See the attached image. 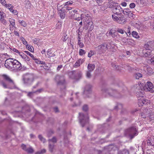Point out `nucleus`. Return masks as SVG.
<instances>
[{"label": "nucleus", "mask_w": 154, "mask_h": 154, "mask_svg": "<svg viewBox=\"0 0 154 154\" xmlns=\"http://www.w3.org/2000/svg\"><path fill=\"white\" fill-rule=\"evenodd\" d=\"M0 56H1L2 59H6L5 61V66L8 69L18 71L22 69L21 63L15 59L8 58L9 56L7 54H3Z\"/></svg>", "instance_id": "f257e3e1"}, {"label": "nucleus", "mask_w": 154, "mask_h": 154, "mask_svg": "<svg viewBox=\"0 0 154 154\" xmlns=\"http://www.w3.org/2000/svg\"><path fill=\"white\" fill-rule=\"evenodd\" d=\"M81 19L83 20L84 25V28L86 29H87L89 27H90L89 30L91 31L93 28V23L91 21V17L90 14L87 13L82 14L81 15Z\"/></svg>", "instance_id": "f03ea898"}, {"label": "nucleus", "mask_w": 154, "mask_h": 154, "mask_svg": "<svg viewBox=\"0 0 154 154\" xmlns=\"http://www.w3.org/2000/svg\"><path fill=\"white\" fill-rule=\"evenodd\" d=\"M111 45V43L109 42L108 44L105 42L102 44L100 45L95 48V50L98 54H101L105 53L106 50L109 49V46Z\"/></svg>", "instance_id": "7ed1b4c3"}, {"label": "nucleus", "mask_w": 154, "mask_h": 154, "mask_svg": "<svg viewBox=\"0 0 154 154\" xmlns=\"http://www.w3.org/2000/svg\"><path fill=\"white\" fill-rule=\"evenodd\" d=\"M125 134L128 135L131 139H132L138 134V132L135 127L132 126L125 130Z\"/></svg>", "instance_id": "20e7f679"}, {"label": "nucleus", "mask_w": 154, "mask_h": 154, "mask_svg": "<svg viewBox=\"0 0 154 154\" xmlns=\"http://www.w3.org/2000/svg\"><path fill=\"white\" fill-rule=\"evenodd\" d=\"M112 17L114 21L120 24H123L126 21L124 16L121 14H113Z\"/></svg>", "instance_id": "39448f33"}, {"label": "nucleus", "mask_w": 154, "mask_h": 154, "mask_svg": "<svg viewBox=\"0 0 154 154\" xmlns=\"http://www.w3.org/2000/svg\"><path fill=\"white\" fill-rule=\"evenodd\" d=\"M34 78L33 75L31 74H26L23 77V80L25 84L30 85L34 81Z\"/></svg>", "instance_id": "423d86ee"}, {"label": "nucleus", "mask_w": 154, "mask_h": 154, "mask_svg": "<svg viewBox=\"0 0 154 154\" xmlns=\"http://www.w3.org/2000/svg\"><path fill=\"white\" fill-rule=\"evenodd\" d=\"M79 114L80 122L82 126L84 127L86 124L88 123L89 117L87 114L84 115L82 113H79Z\"/></svg>", "instance_id": "0eeeda50"}, {"label": "nucleus", "mask_w": 154, "mask_h": 154, "mask_svg": "<svg viewBox=\"0 0 154 154\" xmlns=\"http://www.w3.org/2000/svg\"><path fill=\"white\" fill-rule=\"evenodd\" d=\"M55 80L58 85H61L64 89L66 88L65 79L64 77L59 75H57L55 77Z\"/></svg>", "instance_id": "6e6552de"}, {"label": "nucleus", "mask_w": 154, "mask_h": 154, "mask_svg": "<svg viewBox=\"0 0 154 154\" xmlns=\"http://www.w3.org/2000/svg\"><path fill=\"white\" fill-rule=\"evenodd\" d=\"M43 91V88H41L38 90L35 91H32L29 92H27L26 91H24L22 92L21 95H26L28 96H30L37 94H40V93Z\"/></svg>", "instance_id": "1a4fd4ad"}, {"label": "nucleus", "mask_w": 154, "mask_h": 154, "mask_svg": "<svg viewBox=\"0 0 154 154\" xmlns=\"http://www.w3.org/2000/svg\"><path fill=\"white\" fill-rule=\"evenodd\" d=\"M153 84L151 82H148L144 87V89L146 91H149L151 93H153L154 92L153 89Z\"/></svg>", "instance_id": "9d476101"}, {"label": "nucleus", "mask_w": 154, "mask_h": 154, "mask_svg": "<svg viewBox=\"0 0 154 154\" xmlns=\"http://www.w3.org/2000/svg\"><path fill=\"white\" fill-rule=\"evenodd\" d=\"M122 11V9L118 3L112 9V12L115 15L120 14L121 12Z\"/></svg>", "instance_id": "9b49d317"}, {"label": "nucleus", "mask_w": 154, "mask_h": 154, "mask_svg": "<svg viewBox=\"0 0 154 154\" xmlns=\"http://www.w3.org/2000/svg\"><path fill=\"white\" fill-rule=\"evenodd\" d=\"M152 51L151 49H144L143 50L142 53L144 57H150L151 56Z\"/></svg>", "instance_id": "f8f14e48"}, {"label": "nucleus", "mask_w": 154, "mask_h": 154, "mask_svg": "<svg viewBox=\"0 0 154 154\" xmlns=\"http://www.w3.org/2000/svg\"><path fill=\"white\" fill-rule=\"evenodd\" d=\"M2 76L3 79L8 83L13 85H14L13 81L8 76L6 75H3Z\"/></svg>", "instance_id": "ddd939ff"}, {"label": "nucleus", "mask_w": 154, "mask_h": 154, "mask_svg": "<svg viewBox=\"0 0 154 154\" xmlns=\"http://www.w3.org/2000/svg\"><path fill=\"white\" fill-rule=\"evenodd\" d=\"M143 97H142V98L138 100V104L140 106H143V104H146L149 102V100L147 99H144L143 98Z\"/></svg>", "instance_id": "4468645a"}, {"label": "nucleus", "mask_w": 154, "mask_h": 154, "mask_svg": "<svg viewBox=\"0 0 154 154\" xmlns=\"http://www.w3.org/2000/svg\"><path fill=\"white\" fill-rule=\"evenodd\" d=\"M147 111L146 112V115L150 114L149 118L151 121H152L154 122V113H152L150 109H147Z\"/></svg>", "instance_id": "2eb2a0df"}, {"label": "nucleus", "mask_w": 154, "mask_h": 154, "mask_svg": "<svg viewBox=\"0 0 154 154\" xmlns=\"http://www.w3.org/2000/svg\"><path fill=\"white\" fill-rule=\"evenodd\" d=\"M81 34L78 33L77 37L78 45L79 46L80 48H82L84 46V45L82 42H81Z\"/></svg>", "instance_id": "dca6fc26"}, {"label": "nucleus", "mask_w": 154, "mask_h": 154, "mask_svg": "<svg viewBox=\"0 0 154 154\" xmlns=\"http://www.w3.org/2000/svg\"><path fill=\"white\" fill-rule=\"evenodd\" d=\"M85 61L84 59H80L76 61L74 65V66L77 68L81 64H82Z\"/></svg>", "instance_id": "f3484780"}, {"label": "nucleus", "mask_w": 154, "mask_h": 154, "mask_svg": "<svg viewBox=\"0 0 154 154\" xmlns=\"http://www.w3.org/2000/svg\"><path fill=\"white\" fill-rule=\"evenodd\" d=\"M110 92L109 93L107 92V90H106V91H105V93H108V95L109 96H113L114 95H116L117 93H119L118 91H117L115 89H112L109 90Z\"/></svg>", "instance_id": "a211bd4d"}, {"label": "nucleus", "mask_w": 154, "mask_h": 154, "mask_svg": "<svg viewBox=\"0 0 154 154\" xmlns=\"http://www.w3.org/2000/svg\"><path fill=\"white\" fill-rule=\"evenodd\" d=\"M104 5H107V7L106 8V9L107 8H113L115 6H116V5H117V3H116L112 2L108 3H105Z\"/></svg>", "instance_id": "6ab92c4d"}, {"label": "nucleus", "mask_w": 154, "mask_h": 154, "mask_svg": "<svg viewBox=\"0 0 154 154\" xmlns=\"http://www.w3.org/2000/svg\"><path fill=\"white\" fill-rule=\"evenodd\" d=\"M95 65L94 64L89 63L88 66V71L92 72L94 69Z\"/></svg>", "instance_id": "aec40b11"}, {"label": "nucleus", "mask_w": 154, "mask_h": 154, "mask_svg": "<svg viewBox=\"0 0 154 154\" xmlns=\"http://www.w3.org/2000/svg\"><path fill=\"white\" fill-rule=\"evenodd\" d=\"M82 76V73L81 71H79L77 72L76 74L75 77L74 79L78 80L81 78Z\"/></svg>", "instance_id": "412c9836"}, {"label": "nucleus", "mask_w": 154, "mask_h": 154, "mask_svg": "<svg viewBox=\"0 0 154 154\" xmlns=\"http://www.w3.org/2000/svg\"><path fill=\"white\" fill-rule=\"evenodd\" d=\"M9 20L10 25H11L13 27L16 28V27L15 26V20L11 18H10L9 19Z\"/></svg>", "instance_id": "4be33fe9"}, {"label": "nucleus", "mask_w": 154, "mask_h": 154, "mask_svg": "<svg viewBox=\"0 0 154 154\" xmlns=\"http://www.w3.org/2000/svg\"><path fill=\"white\" fill-rule=\"evenodd\" d=\"M122 11L123 13L124 14L126 15H128V14H129L131 11L128 8L124 9Z\"/></svg>", "instance_id": "5701e85b"}, {"label": "nucleus", "mask_w": 154, "mask_h": 154, "mask_svg": "<svg viewBox=\"0 0 154 154\" xmlns=\"http://www.w3.org/2000/svg\"><path fill=\"white\" fill-rule=\"evenodd\" d=\"M142 75L139 72L136 73L134 75V77L136 79H138L142 77Z\"/></svg>", "instance_id": "b1692460"}, {"label": "nucleus", "mask_w": 154, "mask_h": 154, "mask_svg": "<svg viewBox=\"0 0 154 154\" xmlns=\"http://www.w3.org/2000/svg\"><path fill=\"white\" fill-rule=\"evenodd\" d=\"M132 35L134 37L139 38H140V36L138 35V33L136 31H133L132 32Z\"/></svg>", "instance_id": "393cba45"}, {"label": "nucleus", "mask_w": 154, "mask_h": 154, "mask_svg": "<svg viewBox=\"0 0 154 154\" xmlns=\"http://www.w3.org/2000/svg\"><path fill=\"white\" fill-rule=\"evenodd\" d=\"M1 85L4 88H9V87L6 84V83L3 81H2L0 83Z\"/></svg>", "instance_id": "a878e982"}, {"label": "nucleus", "mask_w": 154, "mask_h": 154, "mask_svg": "<svg viewBox=\"0 0 154 154\" xmlns=\"http://www.w3.org/2000/svg\"><path fill=\"white\" fill-rule=\"evenodd\" d=\"M26 47L31 52H33L34 49L33 47L32 46H30L29 45H26Z\"/></svg>", "instance_id": "bb28decb"}, {"label": "nucleus", "mask_w": 154, "mask_h": 154, "mask_svg": "<svg viewBox=\"0 0 154 154\" xmlns=\"http://www.w3.org/2000/svg\"><path fill=\"white\" fill-rule=\"evenodd\" d=\"M123 39L126 40L127 41V43L129 44H134V41L131 39H128L125 38H123Z\"/></svg>", "instance_id": "cd10ccee"}, {"label": "nucleus", "mask_w": 154, "mask_h": 154, "mask_svg": "<svg viewBox=\"0 0 154 154\" xmlns=\"http://www.w3.org/2000/svg\"><path fill=\"white\" fill-rule=\"evenodd\" d=\"M18 22L19 23L21 24V26H23L24 27H26L27 26V24L23 20H18Z\"/></svg>", "instance_id": "c85d7f7f"}, {"label": "nucleus", "mask_w": 154, "mask_h": 154, "mask_svg": "<svg viewBox=\"0 0 154 154\" xmlns=\"http://www.w3.org/2000/svg\"><path fill=\"white\" fill-rule=\"evenodd\" d=\"M68 35L67 34H63L61 38V39L63 41H66L68 38Z\"/></svg>", "instance_id": "c756f323"}, {"label": "nucleus", "mask_w": 154, "mask_h": 154, "mask_svg": "<svg viewBox=\"0 0 154 154\" xmlns=\"http://www.w3.org/2000/svg\"><path fill=\"white\" fill-rule=\"evenodd\" d=\"M72 9V8L70 7H69L68 6H64L62 8V9H61V11H63V10L65 11V10H67L68 11H70Z\"/></svg>", "instance_id": "7c9ffc66"}, {"label": "nucleus", "mask_w": 154, "mask_h": 154, "mask_svg": "<svg viewBox=\"0 0 154 154\" xmlns=\"http://www.w3.org/2000/svg\"><path fill=\"white\" fill-rule=\"evenodd\" d=\"M24 52L28 55H29L30 57H31L34 60H36V58H35L33 54L30 53L29 52L27 51H25Z\"/></svg>", "instance_id": "2f4dec72"}, {"label": "nucleus", "mask_w": 154, "mask_h": 154, "mask_svg": "<svg viewBox=\"0 0 154 154\" xmlns=\"http://www.w3.org/2000/svg\"><path fill=\"white\" fill-rule=\"evenodd\" d=\"M108 33L109 35H110L113 38H114L116 36L115 33L113 32L112 30H110Z\"/></svg>", "instance_id": "473e14b6"}, {"label": "nucleus", "mask_w": 154, "mask_h": 154, "mask_svg": "<svg viewBox=\"0 0 154 154\" xmlns=\"http://www.w3.org/2000/svg\"><path fill=\"white\" fill-rule=\"evenodd\" d=\"M39 139L42 141L43 143H45L46 141V140L42 135H39L38 136Z\"/></svg>", "instance_id": "72a5a7b5"}, {"label": "nucleus", "mask_w": 154, "mask_h": 154, "mask_svg": "<svg viewBox=\"0 0 154 154\" xmlns=\"http://www.w3.org/2000/svg\"><path fill=\"white\" fill-rule=\"evenodd\" d=\"M86 53V51L82 49H80L79 50V55L80 56H82Z\"/></svg>", "instance_id": "f704fd0d"}, {"label": "nucleus", "mask_w": 154, "mask_h": 154, "mask_svg": "<svg viewBox=\"0 0 154 154\" xmlns=\"http://www.w3.org/2000/svg\"><path fill=\"white\" fill-rule=\"evenodd\" d=\"M54 145H51V144L50 143H49V151L51 152H53V149L54 148Z\"/></svg>", "instance_id": "c9c22d12"}, {"label": "nucleus", "mask_w": 154, "mask_h": 154, "mask_svg": "<svg viewBox=\"0 0 154 154\" xmlns=\"http://www.w3.org/2000/svg\"><path fill=\"white\" fill-rule=\"evenodd\" d=\"M92 87V86L90 84H88L85 86V89L87 91H89L91 88Z\"/></svg>", "instance_id": "e433bc0d"}, {"label": "nucleus", "mask_w": 154, "mask_h": 154, "mask_svg": "<svg viewBox=\"0 0 154 154\" xmlns=\"http://www.w3.org/2000/svg\"><path fill=\"white\" fill-rule=\"evenodd\" d=\"M61 23L60 22H58L56 25V29H60L61 27Z\"/></svg>", "instance_id": "4c0bfd02"}, {"label": "nucleus", "mask_w": 154, "mask_h": 154, "mask_svg": "<svg viewBox=\"0 0 154 154\" xmlns=\"http://www.w3.org/2000/svg\"><path fill=\"white\" fill-rule=\"evenodd\" d=\"M61 12L60 14V16L61 19H63L65 17V11L63 10V11H61Z\"/></svg>", "instance_id": "58836bf2"}, {"label": "nucleus", "mask_w": 154, "mask_h": 154, "mask_svg": "<svg viewBox=\"0 0 154 154\" xmlns=\"http://www.w3.org/2000/svg\"><path fill=\"white\" fill-rule=\"evenodd\" d=\"M26 151L29 153H32L33 152V150L31 147L27 148Z\"/></svg>", "instance_id": "ea45409f"}, {"label": "nucleus", "mask_w": 154, "mask_h": 154, "mask_svg": "<svg viewBox=\"0 0 154 154\" xmlns=\"http://www.w3.org/2000/svg\"><path fill=\"white\" fill-rule=\"evenodd\" d=\"M18 54L22 59H24V58H25V57H26V55L24 53L20 52Z\"/></svg>", "instance_id": "a19ab883"}, {"label": "nucleus", "mask_w": 154, "mask_h": 154, "mask_svg": "<svg viewBox=\"0 0 154 154\" xmlns=\"http://www.w3.org/2000/svg\"><path fill=\"white\" fill-rule=\"evenodd\" d=\"M91 72L87 71L86 73V77L88 78H90L91 77Z\"/></svg>", "instance_id": "79ce46f5"}, {"label": "nucleus", "mask_w": 154, "mask_h": 154, "mask_svg": "<svg viewBox=\"0 0 154 154\" xmlns=\"http://www.w3.org/2000/svg\"><path fill=\"white\" fill-rule=\"evenodd\" d=\"M122 108V104L119 103L115 107L114 109H117L118 108L119 109H121Z\"/></svg>", "instance_id": "37998d69"}, {"label": "nucleus", "mask_w": 154, "mask_h": 154, "mask_svg": "<svg viewBox=\"0 0 154 154\" xmlns=\"http://www.w3.org/2000/svg\"><path fill=\"white\" fill-rule=\"evenodd\" d=\"M48 141L50 143L51 142L55 143L57 142V140L55 137H54L52 138V139H50L48 140Z\"/></svg>", "instance_id": "c03bdc74"}, {"label": "nucleus", "mask_w": 154, "mask_h": 154, "mask_svg": "<svg viewBox=\"0 0 154 154\" xmlns=\"http://www.w3.org/2000/svg\"><path fill=\"white\" fill-rule=\"evenodd\" d=\"M118 154H129L128 152L126 150H124L119 152Z\"/></svg>", "instance_id": "a18cd8bd"}, {"label": "nucleus", "mask_w": 154, "mask_h": 154, "mask_svg": "<svg viewBox=\"0 0 154 154\" xmlns=\"http://www.w3.org/2000/svg\"><path fill=\"white\" fill-rule=\"evenodd\" d=\"M0 20L2 23L4 25H5L7 23L6 20L4 18H0Z\"/></svg>", "instance_id": "49530a36"}, {"label": "nucleus", "mask_w": 154, "mask_h": 154, "mask_svg": "<svg viewBox=\"0 0 154 154\" xmlns=\"http://www.w3.org/2000/svg\"><path fill=\"white\" fill-rule=\"evenodd\" d=\"M20 40H21V41L25 45H26L27 42L25 40L24 38L23 37H21L20 38Z\"/></svg>", "instance_id": "de8ad7c7"}, {"label": "nucleus", "mask_w": 154, "mask_h": 154, "mask_svg": "<svg viewBox=\"0 0 154 154\" xmlns=\"http://www.w3.org/2000/svg\"><path fill=\"white\" fill-rule=\"evenodd\" d=\"M117 31L118 32L122 34H123L124 32H124V31L122 29L120 28H118L117 29Z\"/></svg>", "instance_id": "09e8293b"}, {"label": "nucleus", "mask_w": 154, "mask_h": 154, "mask_svg": "<svg viewBox=\"0 0 154 154\" xmlns=\"http://www.w3.org/2000/svg\"><path fill=\"white\" fill-rule=\"evenodd\" d=\"M83 110L85 111H87L88 109V107L87 105H85L82 107Z\"/></svg>", "instance_id": "8fccbe9b"}, {"label": "nucleus", "mask_w": 154, "mask_h": 154, "mask_svg": "<svg viewBox=\"0 0 154 154\" xmlns=\"http://www.w3.org/2000/svg\"><path fill=\"white\" fill-rule=\"evenodd\" d=\"M127 69L130 72H132L134 70V69L130 66H129L128 65L127 66Z\"/></svg>", "instance_id": "3c124183"}, {"label": "nucleus", "mask_w": 154, "mask_h": 154, "mask_svg": "<svg viewBox=\"0 0 154 154\" xmlns=\"http://www.w3.org/2000/svg\"><path fill=\"white\" fill-rule=\"evenodd\" d=\"M73 3V2L72 1H69L66 2L65 3V5L66 6H67L68 5H72Z\"/></svg>", "instance_id": "603ef678"}, {"label": "nucleus", "mask_w": 154, "mask_h": 154, "mask_svg": "<svg viewBox=\"0 0 154 154\" xmlns=\"http://www.w3.org/2000/svg\"><path fill=\"white\" fill-rule=\"evenodd\" d=\"M94 54V51H91L88 53V57H91Z\"/></svg>", "instance_id": "864d4df0"}, {"label": "nucleus", "mask_w": 154, "mask_h": 154, "mask_svg": "<svg viewBox=\"0 0 154 154\" xmlns=\"http://www.w3.org/2000/svg\"><path fill=\"white\" fill-rule=\"evenodd\" d=\"M147 43L148 44V45L150 47V48H152L153 47L152 45H153V42L152 41H150L148 42Z\"/></svg>", "instance_id": "5fc2aeb1"}, {"label": "nucleus", "mask_w": 154, "mask_h": 154, "mask_svg": "<svg viewBox=\"0 0 154 154\" xmlns=\"http://www.w3.org/2000/svg\"><path fill=\"white\" fill-rule=\"evenodd\" d=\"M135 6V4L134 3H131L129 5V7L131 8H134Z\"/></svg>", "instance_id": "6e6d98bb"}, {"label": "nucleus", "mask_w": 154, "mask_h": 154, "mask_svg": "<svg viewBox=\"0 0 154 154\" xmlns=\"http://www.w3.org/2000/svg\"><path fill=\"white\" fill-rule=\"evenodd\" d=\"M144 48H145L144 49L146 48L147 49H150V48H151L148 45V44L147 43L145 44L144 45Z\"/></svg>", "instance_id": "4d7b16f0"}, {"label": "nucleus", "mask_w": 154, "mask_h": 154, "mask_svg": "<svg viewBox=\"0 0 154 154\" xmlns=\"http://www.w3.org/2000/svg\"><path fill=\"white\" fill-rule=\"evenodd\" d=\"M33 42L35 44H37L38 43L39 40L38 39L35 38L33 40Z\"/></svg>", "instance_id": "13d9d810"}, {"label": "nucleus", "mask_w": 154, "mask_h": 154, "mask_svg": "<svg viewBox=\"0 0 154 154\" xmlns=\"http://www.w3.org/2000/svg\"><path fill=\"white\" fill-rule=\"evenodd\" d=\"M129 17L130 18H134V15L132 13L131 11L130 12V13L128 14Z\"/></svg>", "instance_id": "bf43d9fd"}, {"label": "nucleus", "mask_w": 154, "mask_h": 154, "mask_svg": "<svg viewBox=\"0 0 154 154\" xmlns=\"http://www.w3.org/2000/svg\"><path fill=\"white\" fill-rule=\"evenodd\" d=\"M21 147L23 149L26 151L27 148L25 145L22 144L21 145Z\"/></svg>", "instance_id": "052dcab7"}, {"label": "nucleus", "mask_w": 154, "mask_h": 154, "mask_svg": "<svg viewBox=\"0 0 154 154\" xmlns=\"http://www.w3.org/2000/svg\"><path fill=\"white\" fill-rule=\"evenodd\" d=\"M39 83H40L39 82H38L35 85H34L32 87V89L33 90L34 89L38 87Z\"/></svg>", "instance_id": "680f3d73"}, {"label": "nucleus", "mask_w": 154, "mask_h": 154, "mask_svg": "<svg viewBox=\"0 0 154 154\" xmlns=\"http://www.w3.org/2000/svg\"><path fill=\"white\" fill-rule=\"evenodd\" d=\"M77 12V11L76 10H71L69 11V14H70L71 13H73L75 14V13H76Z\"/></svg>", "instance_id": "e2e57ef3"}, {"label": "nucleus", "mask_w": 154, "mask_h": 154, "mask_svg": "<svg viewBox=\"0 0 154 154\" xmlns=\"http://www.w3.org/2000/svg\"><path fill=\"white\" fill-rule=\"evenodd\" d=\"M1 3L4 5H6V2L5 0H2L1 2Z\"/></svg>", "instance_id": "0e129e2a"}, {"label": "nucleus", "mask_w": 154, "mask_h": 154, "mask_svg": "<svg viewBox=\"0 0 154 154\" xmlns=\"http://www.w3.org/2000/svg\"><path fill=\"white\" fill-rule=\"evenodd\" d=\"M13 14H14L15 15H17L18 14V12L17 11V10H13V12H12Z\"/></svg>", "instance_id": "69168bd1"}, {"label": "nucleus", "mask_w": 154, "mask_h": 154, "mask_svg": "<svg viewBox=\"0 0 154 154\" xmlns=\"http://www.w3.org/2000/svg\"><path fill=\"white\" fill-rule=\"evenodd\" d=\"M13 8H14V7L13 6H11V7H10L9 8H8L9 9L10 11L12 13V12H13V11L14 10Z\"/></svg>", "instance_id": "338daca9"}, {"label": "nucleus", "mask_w": 154, "mask_h": 154, "mask_svg": "<svg viewBox=\"0 0 154 154\" xmlns=\"http://www.w3.org/2000/svg\"><path fill=\"white\" fill-rule=\"evenodd\" d=\"M62 67V65H60L58 66L57 68V71H59Z\"/></svg>", "instance_id": "774afa93"}]
</instances>
